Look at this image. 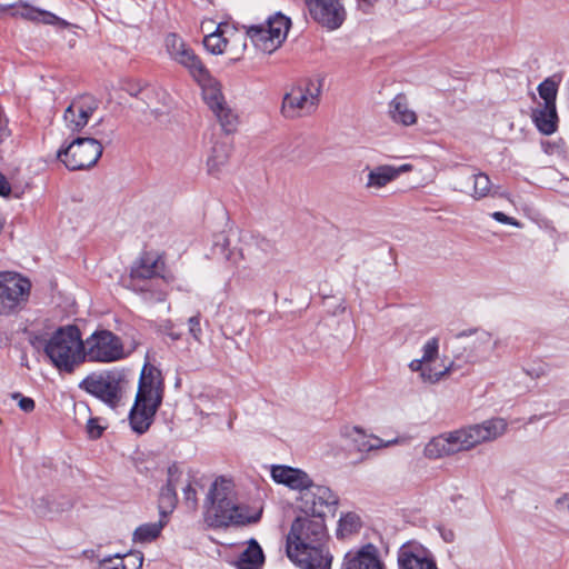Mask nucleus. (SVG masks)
<instances>
[{
  "label": "nucleus",
  "instance_id": "10",
  "mask_svg": "<svg viewBox=\"0 0 569 569\" xmlns=\"http://www.w3.org/2000/svg\"><path fill=\"white\" fill-rule=\"evenodd\" d=\"M123 357L121 339L109 330H96L83 340V363L87 361L109 363Z\"/></svg>",
  "mask_w": 569,
  "mask_h": 569
},
{
  "label": "nucleus",
  "instance_id": "25",
  "mask_svg": "<svg viewBox=\"0 0 569 569\" xmlns=\"http://www.w3.org/2000/svg\"><path fill=\"white\" fill-rule=\"evenodd\" d=\"M263 563L264 553L260 545L256 539H250L234 565L238 569H261Z\"/></svg>",
  "mask_w": 569,
  "mask_h": 569
},
{
  "label": "nucleus",
  "instance_id": "44",
  "mask_svg": "<svg viewBox=\"0 0 569 569\" xmlns=\"http://www.w3.org/2000/svg\"><path fill=\"white\" fill-rule=\"evenodd\" d=\"M182 476V472L177 463H172L168 468V478H167V487L177 489V485L180 480V477Z\"/></svg>",
  "mask_w": 569,
  "mask_h": 569
},
{
  "label": "nucleus",
  "instance_id": "13",
  "mask_svg": "<svg viewBox=\"0 0 569 569\" xmlns=\"http://www.w3.org/2000/svg\"><path fill=\"white\" fill-rule=\"evenodd\" d=\"M120 381L118 373L104 371L88 376L80 383V388L114 408L121 398Z\"/></svg>",
  "mask_w": 569,
  "mask_h": 569
},
{
  "label": "nucleus",
  "instance_id": "2",
  "mask_svg": "<svg viewBox=\"0 0 569 569\" xmlns=\"http://www.w3.org/2000/svg\"><path fill=\"white\" fill-rule=\"evenodd\" d=\"M262 508L253 511L239 502L232 480L218 477L210 486L204 501V521L214 529L257 523Z\"/></svg>",
  "mask_w": 569,
  "mask_h": 569
},
{
  "label": "nucleus",
  "instance_id": "11",
  "mask_svg": "<svg viewBox=\"0 0 569 569\" xmlns=\"http://www.w3.org/2000/svg\"><path fill=\"white\" fill-rule=\"evenodd\" d=\"M31 291L30 281L14 272H0V316L19 312Z\"/></svg>",
  "mask_w": 569,
  "mask_h": 569
},
{
  "label": "nucleus",
  "instance_id": "33",
  "mask_svg": "<svg viewBox=\"0 0 569 569\" xmlns=\"http://www.w3.org/2000/svg\"><path fill=\"white\" fill-rule=\"evenodd\" d=\"M227 26H229V23H219L216 31L204 37L203 46L209 52L213 54L224 53Z\"/></svg>",
  "mask_w": 569,
  "mask_h": 569
},
{
  "label": "nucleus",
  "instance_id": "28",
  "mask_svg": "<svg viewBox=\"0 0 569 569\" xmlns=\"http://www.w3.org/2000/svg\"><path fill=\"white\" fill-rule=\"evenodd\" d=\"M130 94L140 97L153 110H158L159 106H166L169 100V94L166 90L150 84H146L138 90H130Z\"/></svg>",
  "mask_w": 569,
  "mask_h": 569
},
{
  "label": "nucleus",
  "instance_id": "24",
  "mask_svg": "<svg viewBox=\"0 0 569 569\" xmlns=\"http://www.w3.org/2000/svg\"><path fill=\"white\" fill-rule=\"evenodd\" d=\"M389 114L393 122L405 127L413 126L417 122V113L409 107L408 99L403 93L397 94L390 101Z\"/></svg>",
  "mask_w": 569,
  "mask_h": 569
},
{
  "label": "nucleus",
  "instance_id": "23",
  "mask_svg": "<svg viewBox=\"0 0 569 569\" xmlns=\"http://www.w3.org/2000/svg\"><path fill=\"white\" fill-rule=\"evenodd\" d=\"M343 435L348 439H350V441L360 452H369L371 450H377L380 448H386L398 443V439L383 441L381 438L377 436L367 435L359 427L346 428Z\"/></svg>",
  "mask_w": 569,
  "mask_h": 569
},
{
  "label": "nucleus",
  "instance_id": "3",
  "mask_svg": "<svg viewBox=\"0 0 569 569\" xmlns=\"http://www.w3.org/2000/svg\"><path fill=\"white\" fill-rule=\"evenodd\" d=\"M507 429V421L497 417L445 432L432 438L426 445L425 456L429 459H439L461 451H469L481 443L498 439L506 433Z\"/></svg>",
  "mask_w": 569,
  "mask_h": 569
},
{
  "label": "nucleus",
  "instance_id": "50",
  "mask_svg": "<svg viewBox=\"0 0 569 569\" xmlns=\"http://www.w3.org/2000/svg\"><path fill=\"white\" fill-rule=\"evenodd\" d=\"M11 192L10 183L7 178L0 172V196L8 197Z\"/></svg>",
  "mask_w": 569,
  "mask_h": 569
},
{
  "label": "nucleus",
  "instance_id": "34",
  "mask_svg": "<svg viewBox=\"0 0 569 569\" xmlns=\"http://www.w3.org/2000/svg\"><path fill=\"white\" fill-rule=\"evenodd\" d=\"M413 371L420 373L425 383L433 385L449 373L450 367L435 361V363H423L421 368Z\"/></svg>",
  "mask_w": 569,
  "mask_h": 569
},
{
  "label": "nucleus",
  "instance_id": "17",
  "mask_svg": "<svg viewBox=\"0 0 569 569\" xmlns=\"http://www.w3.org/2000/svg\"><path fill=\"white\" fill-rule=\"evenodd\" d=\"M341 569H387L380 549L371 543L355 547L346 552Z\"/></svg>",
  "mask_w": 569,
  "mask_h": 569
},
{
  "label": "nucleus",
  "instance_id": "19",
  "mask_svg": "<svg viewBox=\"0 0 569 569\" xmlns=\"http://www.w3.org/2000/svg\"><path fill=\"white\" fill-rule=\"evenodd\" d=\"M166 48L170 57L184 67L190 74L203 64L194 51L174 33L167 36Z\"/></svg>",
  "mask_w": 569,
  "mask_h": 569
},
{
  "label": "nucleus",
  "instance_id": "21",
  "mask_svg": "<svg viewBox=\"0 0 569 569\" xmlns=\"http://www.w3.org/2000/svg\"><path fill=\"white\" fill-rule=\"evenodd\" d=\"M412 170L409 163L395 167L391 164H380L369 169L365 188L367 190H380L395 181L401 173Z\"/></svg>",
  "mask_w": 569,
  "mask_h": 569
},
{
  "label": "nucleus",
  "instance_id": "8",
  "mask_svg": "<svg viewBox=\"0 0 569 569\" xmlns=\"http://www.w3.org/2000/svg\"><path fill=\"white\" fill-rule=\"evenodd\" d=\"M321 90L322 81L318 78L298 81L283 97L282 114L295 119L313 113L319 104Z\"/></svg>",
  "mask_w": 569,
  "mask_h": 569
},
{
  "label": "nucleus",
  "instance_id": "16",
  "mask_svg": "<svg viewBox=\"0 0 569 569\" xmlns=\"http://www.w3.org/2000/svg\"><path fill=\"white\" fill-rule=\"evenodd\" d=\"M98 109V101L89 94L74 98L66 108L62 120L66 129L71 133L80 132Z\"/></svg>",
  "mask_w": 569,
  "mask_h": 569
},
{
  "label": "nucleus",
  "instance_id": "52",
  "mask_svg": "<svg viewBox=\"0 0 569 569\" xmlns=\"http://www.w3.org/2000/svg\"><path fill=\"white\" fill-rule=\"evenodd\" d=\"M442 538L447 542H452L455 538V533L451 530H445L441 533Z\"/></svg>",
  "mask_w": 569,
  "mask_h": 569
},
{
  "label": "nucleus",
  "instance_id": "39",
  "mask_svg": "<svg viewBox=\"0 0 569 569\" xmlns=\"http://www.w3.org/2000/svg\"><path fill=\"white\" fill-rule=\"evenodd\" d=\"M122 569H141L143 563V553L134 550L121 556Z\"/></svg>",
  "mask_w": 569,
  "mask_h": 569
},
{
  "label": "nucleus",
  "instance_id": "35",
  "mask_svg": "<svg viewBox=\"0 0 569 569\" xmlns=\"http://www.w3.org/2000/svg\"><path fill=\"white\" fill-rule=\"evenodd\" d=\"M231 147L228 143H216L208 158V169L210 173H218L229 160Z\"/></svg>",
  "mask_w": 569,
  "mask_h": 569
},
{
  "label": "nucleus",
  "instance_id": "27",
  "mask_svg": "<svg viewBox=\"0 0 569 569\" xmlns=\"http://www.w3.org/2000/svg\"><path fill=\"white\" fill-rule=\"evenodd\" d=\"M227 39L224 53L230 56L232 61L241 59L247 48V31L242 32L237 30L233 26H227Z\"/></svg>",
  "mask_w": 569,
  "mask_h": 569
},
{
  "label": "nucleus",
  "instance_id": "5",
  "mask_svg": "<svg viewBox=\"0 0 569 569\" xmlns=\"http://www.w3.org/2000/svg\"><path fill=\"white\" fill-rule=\"evenodd\" d=\"M43 351L52 366L64 373H72L83 363V339L77 326L58 328L46 341Z\"/></svg>",
  "mask_w": 569,
  "mask_h": 569
},
{
  "label": "nucleus",
  "instance_id": "36",
  "mask_svg": "<svg viewBox=\"0 0 569 569\" xmlns=\"http://www.w3.org/2000/svg\"><path fill=\"white\" fill-rule=\"evenodd\" d=\"M439 352V339L431 338L422 347V357L415 359L409 363L410 370H417L421 368L423 363H435L438 359Z\"/></svg>",
  "mask_w": 569,
  "mask_h": 569
},
{
  "label": "nucleus",
  "instance_id": "6",
  "mask_svg": "<svg viewBox=\"0 0 569 569\" xmlns=\"http://www.w3.org/2000/svg\"><path fill=\"white\" fill-rule=\"evenodd\" d=\"M163 272V259L156 253L146 252L131 268L128 288L141 293L147 300L163 301L166 299Z\"/></svg>",
  "mask_w": 569,
  "mask_h": 569
},
{
  "label": "nucleus",
  "instance_id": "49",
  "mask_svg": "<svg viewBox=\"0 0 569 569\" xmlns=\"http://www.w3.org/2000/svg\"><path fill=\"white\" fill-rule=\"evenodd\" d=\"M378 0H356L357 8L362 11L363 13H370L373 6L377 3Z\"/></svg>",
  "mask_w": 569,
  "mask_h": 569
},
{
  "label": "nucleus",
  "instance_id": "46",
  "mask_svg": "<svg viewBox=\"0 0 569 569\" xmlns=\"http://www.w3.org/2000/svg\"><path fill=\"white\" fill-rule=\"evenodd\" d=\"M103 428L99 425L98 419L90 418L87 422V432L91 439L101 437Z\"/></svg>",
  "mask_w": 569,
  "mask_h": 569
},
{
  "label": "nucleus",
  "instance_id": "32",
  "mask_svg": "<svg viewBox=\"0 0 569 569\" xmlns=\"http://www.w3.org/2000/svg\"><path fill=\"white\" fill-rule=\"evenodd\" d=\"M166 523L167 519L162 517L157 522L143 523L134 530L132 540L139 543L151 542L160 536Z\"/></svg>",
  "mask_w": 569,
  "mask_h": 569
},
{
  "label": "nucleus",
  "instance_id": "7",
  "mask_svg": "<svg viewBox=\"0 0 569 569\" xmlns=\"http://www.w3.org/2000/svg\"><path fill=\"white\" fill-rule=\"evenodd\" d=\"M190 76L200 86L202 98L217 118L222 130L226 133L234 132L239 123V117L227 102L221 90V83L210 73L204 64L194 70Z\"/></svg>",
  "mask_w": 569,
  "mask_h": 569
},
{
  "label": "nucleus",
  "instance_id": "38",
  "mask_svg": "<svg viewBox=\"0 0 569 569\" xmlns=\"http://www.w3.org/2000/svg\"><path fill=\"white\" fill-rule=\"evenodd\" d=\"M557 91L558 84L551 78H547L538 86L539 96L547 106H556Z\"/></svg>",
  "mask_w": 569,
  "mask_h": 569
},
{
  "label": "nucleus",
  "instance_id": "41",
  "mask_svg": "<svg viewBox=\"0 0 569 569\" xmlns=\"http://www.w3.org/2000/svg\"><path fill=\"white\" fill-rule=\"evenodd\" d=\"M188 330L193 340L202 343V329L200 325V313H197L188 319Z\"/></svg>",
  "mask_w": 569,
  "mask_h": 569
},
{
  "label": "nucleus",
  "instance_id": "43",
  "mask_svg": "<svg viewBox=\"0 0 569 569\" xmlns=\"http://www.w3.org/2000/svg\"><path fill=\"white\" fill-rule=\"evenodd\" d=\"M11 398L18 400L19 408L24 412H31L34 410V401L29 397L22 396L20 392H13Z\"/></svg>",
  "mask_w": 569,
  "mask_h": 569
},
{
  "label": "nucleus",
  "instance_id": "22",
  "mask_svg": "<svg viewBox=\"0 0 569 569\" xmlns=\"http://www.w3.org/2000/svg\"><path fill=\"white\" fill-rule=\"evenodd\" d=\"M271 477L277 483L284 485L292 490H299L300 495L311 483V479L305 471L288 466L272 467Z\"/></svg>",
  "mask_w": 569,
  "mask_h": 569
},
{
  "label": "nucleus",
  "instance_id": "51",
  "mask_svg": "<svg viewBox=\"0 0 569 569\" xmlns=\"http://www.w3.org/2000/svg\"><path fill=\"white\" fill-rule=\"evenodd\" d=\"M226 259L236 266L243 259V256L241 251L229 250L226 254Z\"/></svg>",
  "mask_w": 569,
  "mask_h": 569
},
{
  "label": "nucleus",
  "instance_id": "15",
  "mask_svg": "<svg viewBox=\"0 0 569 569\" xmlns=\"http://www.w3.org/2000/svg\"><path fill=\"white\" fill-rule=\"evenodd\" d=\"M310 16L328 30H336L346 20V9L341 0H305Z\"/></svg>",
  "mask_w": 569,
  "mask_h": 569
},
{
  "label": "nucleus",
  "instance_id": "54",
  "mask_svg": "<svg viewBox=\"0 0 569 569\" xmlns=\"http://www.w3.org/2000/svg\"><path fill=\"white\" fill-rule=\"evenodd\" d=\"M3 223L0 221V233L2 232Z\"/></svg>",
  "mask_w": 569,
  "mask_h": 569
},
{
  "label": "nucleus",
  "instance_id": "18",
  "mask_svg": "<svg viewBox=\"0 0 569 569\" xmlns=\"http://www.w3.org/2000/svg\"><path fill=\"white\" fill-rule=\"evenodd\" d=\"M398 569H439L432 552L417 542L403 543L397 553Z\"/></svg>",
  "mask_w": 569,
  "mask_h": 569
},
{
  "label": "nucleus",
  "instance_id": "53",
  "mask_svg": "<svg viewBox=\"0 0 569 569\" xmlns=\"http://www.w3.org/2000/svg\"><path fill=\"white\" fill-rule=\"evenodd\" d=\"M171 338H172V339H174V340H177V339H179V335L172 333V335H171Z\"/></svg>",
  "mask_w": 569,
  "mask_h": 569
},
{
  "label": "nucleus",
  "instance_id": "40",
  "mask_svg": "<svg viewBox=\"0 0 569 569\" xmlns=\"http://www.w3.org/2000/svg\"><path fill=\"white\" fill-rule=\"evenodd\" d=\"M360 527V519L358 516L348 513L339 521V531L343 533H351L357 531Z\"/></svg>",
  "mask_w": 569,
  "mask_h": 569
},
{
  "label": "nucleus",
  "instance_id": "1",
  "mask_svg": "<svg viewBox=\"0 0 569 569\" xmlns=\"http://www.w3.org/2000/svg\"><path fill=\"white\" fill-rule=\"evenodd\" d=\"M326 542L323 518H297L288 535L287 555L303 569H331L332 556Z\"/></svg>",
  "mask_w": 569,
  "mask_h": 569
},
{
  "label": "nucleus",
  "instance_id": "29",
  "mask_svg": "<svg viewBox=\"0 0 569 569\" xmlns=\"http://www.w3.org/2000/svg\"><path fill=\"white\" fill-rule=\"evenodd\" d=\"M533 121L538 130L543 134H552L557 129L556 106L543 104L542 108L533 111Z\"/></svg>",
  "mask_w": 569,
  "mask_h": 569
},
{
  "label": "nucleus",
  "instance_id": "48",
  "mask_svg": "<svg viewBox=\"0 0 569 569\" xmlns=\"http://www.w3.org/2000/svg\"><path fill=\"white\" fill-rule=\"evenodd\" d=\"M183 498L187 503H189L191 507H194L197 505V492L194 488L191 486V483H188L183 488Z\"/></svg>",
  "mask_w": 569,
  "mask_h": 569
},
{
  "label": "nucleus",
  "instance_id": "47",
  "mask_svg": "<svg viewBox=\"0 0 569 569\" xmlns=\"http://www.w3.org/2000/svg\"><path fill=\"white\" fill-rule=\"evenodd\" d=\"M491 217L496 221H498L500 223L510 224V226H513V227H517V228L521 227V223L518 220H516L512 217H509V216L505 214L501 211H496V212L491 213Z\"/></svg>",
  "mask_w": 569,
  "mask_h": 569
},
{
  "label": "nucleus",
  "instance_id": "37",
  "mask_svg": "<svg viewBox=\"0 0 569 569\" xmlns=\"http://www.w3.org/2000/svg\"><path fill=\"white\" fill-rule=\"evenodd\" d=\"M178 498L176 489L164 486L161 489L159 497V512L160 517L167 519V516L172 512L177 505Z\"/></svg>",
  "mask_w": 569,
  "mask_h": 569
},
{
  "label": "nucleus",
  "instance_id": "20",
  "mask_svg": "<svg viewBox=\"0 0 569 569\" xmlns=\"http://www.w3.org/2000/svg\"><path fill=\"white\" fill-rule=\"evenodd\" d=\"M10 11L12 17H20L30 21H41L46 24H63L67 26V22L57 17L56 14L44 11L38 8L30 6L27 2L20 1L14 4H0V12Z\"/></svg>",
  "mask_w": 569,
  "mask_h": 569
},
{
  "label": "nucleus",
  "instance_id": "4",
  "mask_svg": "<svg viewBox=\"0 0 569 569\" xmlns=\"http://www.w3.org/2000/svg\"><path fill=\"white\" fill-rule=\"evenodd\" d=\"M162 398L161 372L156 367L146 363L141 370L134 405L129 415L131 429L136 433L142 435L149 430L162 403Z\"/></svg>",
  "mask_w": 569,
  "mask_h": 569
},
{
  "label": "nucleus",
  "instance_id": "30",
  "mask_svg": "<svg viewBox=\"0 0 569 569\" xmlns=\"http://www.w3.org/2000/svg\"><path fill=\"white\" fill-rule=\"evenodd\" d=\"M468 181L472 184L470 190H466L472 199L481 200L489 196H495L496 191L493 190L491 180L489 176L485 172H476L468 178Z\"/></svg>",
  "mask_w": 569,
  "mask_h": 569
},
{
  "label": "nucleus",
  "instance_id": "42",
  "mask_svg": "<svg viewBox=\"0 0 569 569\" xmlns=\"http://www.w3.org/2000/svg\"><path fill=\"white\" fill-rule=\"evenodd\" d=\"M553 509L559 516L569 518V491L555 500Z\"/></svg>",
  "mask_w": 569,
  "mask_h": 569
},
{
  "label": "nucleus",
  "instance_id": "9",
  "mask_svg": "<svg viewBox=\"0 0 569 569\" xmlns=\"http://www.w3.org/2000/svg\"><path fill=\"white\" fill-rule=\"evenodd\" d=\"M290 26V19L278 12L269 17L264 24L248 27L247 34L258 50L272 53L286 40Z\"/></svg>",
  "mask_w": 569,
  "mask_h": 569
},
{
  "label": "nucleus",
  "instance_id": "26",
  "mask_svg": "<svg viewBox=\"0 0 569 569\" xmlns=\"http://www.w3.org/2000/svg\"><path fill=\"white\" fill-rule=\"evenodd\" d=\"M71 507L70 501L57 499L53 496H43L33 501L34 512L42 518H52Z\"/></svg>",
  "mask_w": 569,
  "mask_h": 569
},
{
  "label": "nucleus",
  "instance_id": "12",
  "mask_svg": "<svg viewBox=\"0 0 569 569\" xmlns=\"http://www.w3.org/2000/svg\"><path fill=\"white\" fill-rule=\"evenodd\" d=\"M103 148L101 143L93 138H77L66 148H61L57 158L69 170H83L97 163L101 157Z\"/></svg>",
  "mask_w": 569,
  "mask_h": 569
},
{
  "label": "nucleus",
  "instance_id": "45",
  "mask_svg": "<svg viewBox=\"0 0 569 569\" xmlns=\"http://www.w3.org/2000/svg\"><path fill=\"white\" fill-rule=\"evenodd\" d=\"M121 555L106 557L99 561V569H122Z\"/></svg>",
  "mask_w": 569,
  "mask_h": 569
},
{
  "label": "nucleus",
  "instance_id": "31",
  "mask_svg": "<svg viewBox=\"0 0 569 569\" xmlns=\"http://www.w3.org/2000/svg\"><path fill=\"white\" fill-rule=\"evenodd\" d=\"M475 339L472 341V350L476 360H486L496 349L498 341L492 340L491 333L482 330H475Z\"/></svg>",
  "mask_w": 569,
  "mask_h": 569
},
{
  "label": "nucleus",
  "instance_id": "14",
  "mask_svg": "<svg viewBox=\"0 0 569 569\" xmlns=\"http://www.w3.org/2000/svg\"><path fill=\"white\" fill-rule=\"evenodd\" d=\"M299 501V507L305 513L323 518L326 512L336 507L338 497L328 487L311 482L300 495Z\"/></svg>",
  "mask_w": 569,
  "mask_h": 569
}]
</instances>
